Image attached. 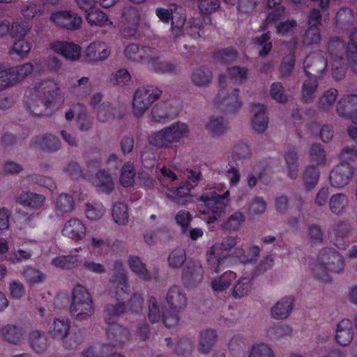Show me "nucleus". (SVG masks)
<instances>
[{
  "label": "nucleus",
  "mask_w": 357,
  "mask_h": 357,
  "mask_svg": "<svg viewBox=\"0 0 357 357\" xmlns=\"http://www.w3.org/2000/svg\"><path fill=\"white\" fill-rule=\"evenodd\" d=\"M64 101L59 83L53 79L36 82L25 92V102L34 114H47V110L58 107Z\"/></svg>",
  "instance_id": "f257e3e1"
},
{
  "label": "nucleus",
  "mask_w": 357,
  "mask_h": 357,
  "mask_svg": "<svg viewBox=\"0 0 357 357\" xmlns=\"http://www.w3.org/2000/svg\"><path fill=\"white\" fill-rule=\"evenodd\" d=\"M247 70L244 68L231 67L227 70V75L220 79V89L215 101L223 109L234 112L241 106L238 98V90L230 86L234 84H241L247 79Z\"/></svg>",
  "instance_id": "f03ea898"
},
{
  "label": "nucleus",
  "mask_w": 357,
  "mask_h": 357,
  "mask_svg": "<svg viewBox=\"0 0 357 357\" xmlns=\"http://www.w3.org/2000/svg\"><path fill=\"white\" fill-rule=\"evenodd\" d=\"M344 268L342 256L332 248L322 249L317 260L311 264L314 275L324 281L329 280V273H340Z\"/></svg>",
  "instance_id": "7ed1b4c3"
},
{
  "label": "nucleus",
  "mask_w": 357,
  "mask_h": 357,
  "mask_svg": "<svg viewBox=\"0 0 357 357\" xmlns=\"http://www.w3.org/2000/svg\"><path fill=\"white\" fill-rule=\"evenodd\" d=\"M190 128L187 123L176 121L158 131L152 132L149 138L151 145L160 149L170 148L174 143L187 137Z\"/></svg>",
  "instance_id": "20e7f679"
},
{
  "label": "nucleus",
  "mask_w": 357,
  "mask_h": 357,
  "mask_svg": "<svg viewBox=\"0 0 357 357\" xmlns=\"http://www.w3.org/2000/svg\"><path fill=\"white\" fill-rule=\"evenodd\" d=\"M225 188V184H220L215 190L209 189L199 198V200L204 203L206 208L202 213L205 214L211 213L207 221L208 223L214 222L225 213L226 207L229 203V191L227 190L222 195L220 194L224 191Z\"/></svg>",
  "instance_id": "39448f33"
},
{
  "label": "nucleus",
  "mask_w": 357,
  "mask_h": 357,
  "mask_svg": "<svg viewBox=\"0 0 357 357\" xmlns=\"http://www.w3.org/2000/svg\"><path fill=\"white\" fill-rule=\"evenodd\" d=\"M236 244V238L232 236L225 238L221 243L213 245L206 252V266L208 270L218 273L222 269L229 266L231 257L228 255Z\"/></svg>",
  "instance_id": "423d86ee"
},
{
  "label": "nucleus",
  "mask_w": 357,
  "mask_h": 357,
  "mask_svg": "<svg viewBox=\"0 0 357 357\" xmlns=\"http://www.w3.org/2000/svg\"><path fill=\"white\" fill-rule=\"evenodd\" d=\"M70 312L79 321L88 320L94 314L92 297L88 290L81 284L76 285L73 290Z\"/></svg>",
  "instance_id": "0eeeda50"
},
{
  "label": "nucleus",
  "mask_w": 357,
  "mask_h": 357,
  "mask_svg": "<svg viewBox=\"0 0 357 357\" xmlns=\"http://www.w3.org/2000/svg\"><path fill=\"white\" fill-rule=\"evenodd\" d=\"M158 89L144 86L139 88L135 93L132 100V109L135 116H142L150 105L161 96Z\"/></svg>",
  "instance_id": "6e6552de"
},
{
  "label": "nucleus",
  "mask_w": 357,
  "mask_h": 357,
  "mask_svg": "<svg viewBox=\"0 0 357 357\" xmlns=\"http://www.w3.org/2000/svg\"><path fill=\"white\" fill-rule=\"evenodd\" d=\"M344 44L338 39L331 40L328 45L332 75L335 79H342L345 75V63L342 58Z\"/></svg>",
  "instance_id": "1a4fd4ad"
},
{
  "label": "nucleus",
  "mask_w": 357,
  "mask_h": 357,
  "mask_svg": "<svg viewBox=\"0 0 357 357\" xmlns=\"http://www.w3.org/2000/svg\"><path fill=\"white\" fill-rule=\"evenodd\" d=\"M195 188V185L184 181L177 187H172L168 185H163L161 188V192L169 199L182 205H185L191 202V190Z\"/></svg>",
  "instance_id": "9d476101"
},
{
  "label": "nucleus",
  "mask_w": 357,
  "mask_h": 357,
  "mask_svg": "<svg viewBox=\"0 0 357 357\" xmlns=\"http://www.w3.org/2000/svg\"><path fill=\"white\" fill-rule=\"evenodd\" d=\"M50 19L56 26L68 30H76L81 27L82 17L70 10H56L51 13Z\"/></svg>",
  "instance_id": "9b49d317"
},
{
  "label": "nucleus",
  "mask_w": 357,
  "mask_h": 357,
  "mask_svg": "<svg viewBox=\"0 0 357 357\" xmlns=\"http://www.w3.org/2000/svg\"><path fill=\"white\" fill-rule=\"evenodd\" d=\"M120 22L121 24H123V33L125 36H134L140 22V15L138 9L131 5L125 6L122 9Z\"/></svg>",
  "instance_id": "f8f14e48"
},
{
  "label": "nucleus",
  "mask_w": 357,
  "mask_h": 357,
  "mask_svg": "<svg viewBox=\"0 0 357 357\" xmlns=\"http://www.w3.org/2000/svg\"><path fill=\"white\" fill-rule=\"evenodd\" d=\"M50 48L54 52L62 56L68 61H78L82 56L81 47L70 41L56 40L50 43Z\"/></svg>",
  "instance_id": "ddd939ff"
},
{
  "label": "nucleus",
  "mask_w": 357,
  "mask_h": 357,
  "mask_svg": "<svg viewBox=\"0 0 357 357\" xmlns=\"http://www.w3.org/2000/svg\"><path fill=\"white\" fill-rule=\"evenodd\" d=\"M87 227L84 222L73 218L66 220L61 229V234L75 242L82 241L86 236Z\"/></svg>",
  "instance_id": "4468645a"
},
{
  "label": "nucleus",
  "mask_w": 357,
  "mask_h": 357,
  "mask_svg": "<svg viewBox=\"0 0 357 357\" xmlns=\"http://www.w3.org/2000/svg\"><path fill=\"white\" fill-rule=\"evenodd\" d=\"M204 278V270L198 260L189 261L184 266L181 279L186 287H195L200 284Z\"/></svg>",
  "instance_id": "2eb2a0df"
},
{
  "label": "nucleus",
  "mask_w": 357,
  "mask_h": 357,
  "mask_svg": "<svg viewBox=\"0 0 357 357\" xmlns=\"http://www.w3.org/2000/svg\"><path fill=\"white\" fill-rule=\"evenodd\" d=\"M328 63V58L325 59L319 52L309 54L304 61V70L307 77L317 78L322 75Z\"/></svg>",
  "instance_id": "dca6fc26"
},
{
  "label": "nucleus",
  "mask_w": 357,
  "mask_h": 357,
  "mask_svg": "<svg viewBox=\"0 0 357 357\" xmlns=\"http://www.w3.org/2000/svg\"><path fill=\"white\" fill-rule=\"evenodd\" d=\"M354 175L353 168L350 165L340 163L330 174V181L335 188H343L347 185Z\"/></svg>",
  "instance_id": "f3484780"
},
{
  "label": "nucleus",
  "mask_w": 357,
  "mask_h": 357,
  "mask_svg": "<svg viewBox=\"0 0 357 357\" xmlns=\"http://www.w3.org/2000/svg\"><path fill=\"white\" fill-rule=\"evenodd\" d=\"M114 270L115 272L112 280V283L116 289L117 296L123 299L130 292L126 271L121 261H116L115 263Z\"/></svg>",
  "instance_id": "a211bd4d"
},
{
  "label": "nucleus",
  "mask_w": 357,
  "mask_h": 357,
  "mask_svg": "<svg viewBox=\"0 0 357 357\" xmlns=\"http://www.w3.org/2000/svg\"><path fill=\"white\" fill-rule=\"evenodd\" d=\"M84 53L89 61L98 62L106 60L111 54V50L106 43L96 41L87 46Z\"/></svg>",
  "instance_id": "6ab92c4d"
},
{
  "label": "nucleus",
  "mask_w": 357,
  "mask_h": 357,
  "mask_svg": "<svg viewBox=\"0 0 357 357\" xmlns=\"http://www.w3.org/2000/svg\"><path fill=\"white\" fill-rule=\"evenodd\" d=\"M354 337L353 324L348 319L340 321L335 328V339L340 346H347L352 341Z\"/></svg>",
  "instance_id": "aec40b11"
},
{
  "label": "nucleus",
  "mask_w": 357,
  "mask_h": 357,
  "mask_svg": "<svg viewBox=\"0 0 357 357\" xmlns=\"http://www.w3.org/2000/svg\"><path fill=\"white\" fill-rule=\"evenodd\" d=\"M293 306L294 300L291 297H282L271 307V317L276 320L286 319L291 314Z\"/></svg>",
  "instance_id": "412c9836"
},
{
  "label": "nucleus",
  "mask_w": 357,
  "mask_h": 357,
  "mask_svg": "<svg viewBox=\"0 0 357 357\" xmlns=\"http://www.w3.org/2000/svg\"><path fill=\"white\" fill-rule=\"evenodd\" d=\"M251 125L252 129L259 133L264 132L268 128V117L265 107L261 104L254 105L252 109Z\"/></svg>",
  "instance_id": "4be33fe9"
},
{
  "label": "nucleus",
  "mask_w": 357,
  "mask_h": 357,
  "mask_svg": "<svg viewBox=\"0 0 357 357\" xmlns=\"http://www.w3.org/2000/svg\"><path fill=\"white\" fill-rule=\"evenodd\" d=\"M86 20L91 26L107 27L108 29L114 27V22L109 15L97 7L86 14Z\"/></svg>",
  "instance_id": "5701e85b"
},
{
  "label": "nucleus",
  "mask_w": 357,
  "mask_h": 357,
  "mask_svg": "<svg viewBox=\"0 0 357 357\" xmlns=\"http://www.w3.org/2000/svg\"><path fill=\"white\" fill-rule=\"evenodd\" d=\"M218 333L215 330L208 328L199 333L197 349L202 354H208L215 344Z\"/></svg>",
  "instance_id": "b1692460"
},
{
  "label": "nucleus",
  "mask_w": 357,
  "mask_h": 357,
  "mask_svg": "<svg viewBox=\"0 0 357 357\" xmlns=\"http://www.w3.org/2000/svg\"><path fill=\"white\" fill-rule=\"evenodd\" d=\"M107 336L114 347H122L129 341L130 335L126 328L118 324L108 327Z\"/></svg>",
  "instance_id": "393cba45"
},
{
  "label": "nucleus",
  "mask_w": 357,
  "mask_h": 357,
  "mask_svg": "<svg viewBox=\"0 0 357 357\" xmlns=\"http://www.w3.org/2000/svg\"><path fill=\"white\" fill-rule=\"evenodd\" d=\"M24 328L17 325L8 324L0 330V336L4 340L14 344H20L24 340Z\"/></svg>",
  "instance_id": "a878e982"
},
{
  "label": "nucleus",
  "mask_w": 357,
  "mask_h": 357,
  "mask_svg": "<svg viewBox=\"0 0 357 357\" xmlns=\"http://www.w3.org/2000/svg\"><path fill=\"white\" fill-rule=\"evenodd\" d=\"M174 13L171 22V36L177 38L184 34L183 26L186 22V15L176 4L174 5Z\"/></svg>",
  "instance_id": "bb28decb"
},
{
  "label": "nucleus",
  "mask_w": 357,
  "mask_h": 357,
  "mask_svg": "<svg viewBox=\"0 0 357 357\" xmlns=\"http://www.w3.org/2000/svg\"><path fill=\"white\" fill-rule=\"evenodd\" d=\"M82 258L77 255H59L51 260L50 264L56 267L63 270H70L77 268L81 265Z\"/></svg>",
  "instance_id": "cd10ccee"
},
{
  "label": "nucleus",
  "mask_w": 357,
  "mask_h": 357,
  "mask_svg": "<svg viewBox=\"0 0 357 357\" xmlns=\"http://www.w3.org/2000/svg\"><path fill=\"white\" fill-rule=\"evenodd\" d=\"M212 72L206 67L195 68L190 75L193 85L199 88H205L210 85L213 80Z\"/></svg>",
  "instance_id": "c85d7f7f"
},
{
  "label": "nucleus",
  "mask_w": 357,
  "mask_h": 357,
  "mask_svg": "<svg viewBox=\"0 0 357 357\" xmlns=\"http://www.w3.org/2000/svg\"><path fill=\"white\" fill-rule=\"evenodd\" d=\"M70 328L68 319H55L49 326V333L54 339L63 340L67 337Z\"/></svg>",
  "instance_id": "c756f323"
},
{
  "label": "nucleus",
  "mask_w": 357,
  "mask_h": 357,
  "mask_svg": "<svg viewBox=\"0 0 357 357\" xmlns=\"http://www.w3.org/2000/svg\"><path fill=\"white\" fill-rule=\"evenodd\" d=\"M337 112L340 116H349L357 114V96L350 95L344 96L338 102Z\"/></svg>",
  "instance_id": "7c9ffc66"
},
{
  "label": "nucleus",
  "mask_w": 357,
  "mask_h": 357,
  "mask_svg": "<svg viewBox=\"0 0 357 357\" xmlns=\"http://www.w3.org/2000/svg\"><path fill=\"white\" fill-rule=\"evenodd\" d=\"M166 299L169 307L175 310L183 308L187 303L185 294L177 286H174L169 289Z\"/></svg>",
  "instance_id": "2f4dec72"
},
{
  "label": "nucleus",
  "mask_w": 357,
  "mask_h": 357,
  "mask_svg": "<svg viewBox=\"0 0 357 357\" xmlns=\"http://www.w3.org/2000/svg\"><path fill=\"white\" fill-rule=\"evenodd\" d=\"M237 278L236 273L229 271L223 273L219 276L211 279V287L215 292H222L230 287L231 282Z\"/></svg>",
  "instance_id": "473e14b6"
},
{
  "label": "nucleus",
  "mask_w": 357,
  "mask_h": 357,
  "mask_svg": "<svg viewBox=\"0 0 357 357\" xmlns=\"http://www.w3.org/2000/svg\"><path fill=\"white\" fill-rule=\"evenodd\" d=\"M20 11L25 20H31L44 13L45 6L33 0H29L21 3Z\"/></svg>",
  "instance_id": "72a5a7b5"
},
{
  "label": "nucleus",
  "mask_w": 357,
  "mask_h": 357,
  "mask_svg": "<svg viewBox=\"0 0 357 357\" xmlns=\"http://www.w3.org/2000/svg\"><path fill=\"white\" fill-rule=\"evenodd\" d=\"M91 183L101 192L109 193L114 188V182L112 177L105 171H99L91 178Z\"/></svg>",
  "instance_id": "f704fd0d"
},
{
  "label": "nucleus",
  "mask_w": 357,
  "mask_h": 357,
  "mask_svg": "<svg viewBox=\"0 0 357 357\" xmlns=\"http://www.w3.org/2000/svg\"><path fill=\"white\" fill-rule=\"evenodd\" d=\"M206 128L213 137L224 135L228 130V122L222 116H213L210 117L206 125Z\"/></svg>",
  "instance_id": "c9c22d12"
},
{
  "label": "nucleus",
  "mask_w": 357,
  "mask_h": 357,
  "mask_svg": "<svg viewBox=\"0 0 357 357\" xmlns=\"http://www.w3.org/2000/svg\"><path fill=\"white\" fill-rule=\"evenodd\" d=\"M126 311L123 303H117L115 305H107L104 311V319L109 327L118 325L117 321L119 316L123 314Z\"/></svg>",
  "instance_id": "e433bc0d"
},
{
  "label": "nucleus",
  "mask_w": 357,
  "mask_h": 357,
  "mask_svg": "<svg viewBox=\"0 0 357 357\" xmlns=\"http://www.w3.org/2000/svg\"><path fill=\"white\" fill-rule=\"evenodd\" d=\"M45 198L43 195L35 194L30 192H24L21 193L18 198V202L26 206L33 209H40L44 205Z\"/></svg>",
  "instance_id": "4c0bfd02"
},
{
  "label": "nucleus",
  "mask_w": 357,
  "mask_h": 357,
  "mask_svg": "<svg viewBox=\"0 0 357 357\" xmlns=\"http://www.w3.org/2000/svg\"><path fill=\"white\" fill-rule=\"evenodd\" d=\"M247 357H275V355L271 344L264 342H257L248 349Z\"/></svg>",
  "instance_id": "58836bf2"
},
{
  "label": "nucleus",
  "mask_w": 357,
  "mask_h": 357,
  "mask_svg": "<svg viewBox=\"0 0 357 357\" xmlns=\"http://www.w3.org/2000/svg\"><path fill=\"white\" fill-rule=\"evenodd\" d=\"M174 115L170 105L166 102L157 104L151 111L152 120L159 123H166L172 119Z\"/></svg>",
  "instance_id": "ea45409f"
},
{
  "label": "nucleus",
  "mask_w": 357,
  "mask_h": 357,
  "mask_svg": "<svg viewBox=\"0 0 357 357\" xmlns=\"http://www.w3.org/2000/svg\"><path fill=\"white\" fill-rule=\"evenodd\" d=\"M147 68L156 73L164 74L174 71L176 66L169 61L162 60L159 52L156 51L155 57L149 61Z\"/></svg>",
  "instance_id": "a19ab883"
},
{
  "label": "nucleus",
  "mask_w": 357,
  "mask_h": 357,
  "mask_svg": "<svg viewBox=\"0 0 357 357\" xmlns=\"http://www.w3.org/2000/svg\"><path fill=\"white\" fill-rule=\"evenodd\" d=\"M128 264L130 270L139 278L144 280H150L152 278L151 273L146 268V265L141 259L135 255L128 257Z\"/></svg>",
  "instance_id": "79ce46f5"
},
{
  "label": "nucleus",
  "mask_w": 357,
  "mask_h": 357,
  "mask_svg": "<svg viewBox=\"0 0 357 357\" xmlns=\"http://www.w3.org/2000/svg\"><path fill=\"white\" fill-rule=\"evenodd\" d=\"M29 341L32 349L38 354L43 353L47 348V340L45 335L39 331H33L29 335Z\"/></svg>",
  "instance_id": "37998d69"
},
{
  "label": "nucleus",
  "mask_w": 357,
  "mask_h": 357,
  "mask_svg": "<svg viewBox=\"0 0 357 357\" xmlns=\"http://www.w3.org/2000/svg\"><path fill=\"white\" fill-rule=\"evenodd\" d=\"M350 234V228L347 225L342 224L335 229L334 244L340 250H345L349 246L348 237Z\"/></svg>",
  "instance_id": "c03bdc74"
},
{
  "label": "nucleus",
  "mask_w": 357,
  "mask_h": 357,
  "mask_svg": "<svg viewBox=\"0 0 357 357\" xmlns=\"http://www.w3.org/2000/svg\"><path fill=\"white\" fill-rule=\"evenodd\" d=\"M266 335L273 341L278 340L291 337L292 335V329L289 325L278 324L270 327L266 331Z\"/></svg>",
  "instance_id": "a18cd8bd"
},
{
  "label": "nucleus",
  "mask_w": 357,
  "mask_h": 357,
  "mask_svg": "<svg viewBox=\"0 0 357 357\" xmlns=\"http://www.w3.org/2000/svg\"><path fill=\"white\" fill-rule=\"evenodd\" d=\"M348 204V198L342 193L333 195L329 201L330 210L335 214H340L343 213L347 208Z\"/></svg>",
  "instance_id": "49530a36"
},
{
  "label": "nucleus",
  "mask_w": 357,
  "mask_h": 357,
  "mask_svg": "<svg viewBox=\"0 0 357 357\" xmlns=\"http://www.w3.org/2000/svg\"><path fill=\"white\" fill-rule=\"evenodd\" d=\"M252 288L251 280L248 277L240 278L232 289V296L241 298L247 296Z\"/></svg>",
  "instance_id": "de8ad7c7"
},
{
  "label": "nucleus",
  "mask_w": 357,
  "mask_h": 357,
  "mask_svg": "<svg viewBox=\"0 0 357 357\" xmlns=\"http://www.w3.org/2000/svg\"><path fill=\"white\" fill-rule=\"evenodd\" d=\"M259 254V248L257 246H252L248 250L238 248L234 251L235 257L242 263H248L255 261Z\"/></svg>",
  "instance_id": "09e8293b"
},
{
  "label": "nucleus",
  "mask_w": 357,
  "mask_h": 357,
  "mask_svg": "<svg viewBox=\"0 0 357 357\" xmlns=\"http://www.w3.org/2000/svg\"><path fill=\"white\" fill-rule=\"evenodd\" d=\"M56 209L61 214L72 212L75 209L73 198L67 194H61L56 201Z\"/></svg>",
  "instance_id": "8fccbe9b"
},
{
  "label": "nucleus",
  "mask_w": 357,
  "mask_h": 357,
  "mask_svg": "<svg viewBox=\"0 0 357 357\" xmlns=\"http://www.w3.org/2000/svg\"><path fill=\"white\" fill-rule=\"evenodd\" d=\"M112 218L118 225H126L128 222L127 206L123 202H116L113 206Z\"/></svg>",
  "instance_id": "3c124183"
},
{
  "label": "nucleus",
  "mask_w": 357,
  "mask_h": 357,
  "mask_svg": "<svg viewBox=\"0 0 357 357\" xmlns=\"http://www.w3.org/2000/svg\"><path fill=\"white\" fill-rule=\"evenodd\" d=\"M135 178V170L133 164L126 163L121 168L120 183L124 187L133 185Z\"/></svg>",
  "instance_id": "603ef678"
},
{
  "label": "nucleus",
  "mask_w": 357,
  "mask_h": 357,
  "mask_svg": "<svg viewBox=\"0 0 357 357\" xmlns=\"http://www.w3.org/2000/svg\"><path fill=\"white\" fill-rule=\"evenodd\" d=\"M91 84L89 82V78L87 77H81L71 85L72 91L82 97L88 96L91 93Z\"/></svg>",
  "instance_id": "864d4df0"
},
{
  "label": "nucleus",
  "mask_w": 357,
  "mask_h": 357,
  "mask_svg": "<svg viewBox=\"0 0 357 357\" xmlns=\"http://www.w3.org/2000/svg\"><path fill=\"white\" fill-rule=\"evenodd\" d=\"M13 78L15 84L23 81L33 71V66L31 63H26L22 65L11 67Z\"/></svg>",
  "instance_id": "5fc2aeb1"
},
{
  "label": "nucleus",
  "mask_w": 357,
  "mask_h": 357,
  "mask_svg": "<svg viewBox=\"0 0 357 357\" xmlns=\"http://www.w3.org/2000/svg\"><path fill=\"white\" fill-rule=\"evenodd\" d=\"M23 275L26 282L30 284L42 283L46 279V274L45 273L33 267H28L23 272Z\"/></svg>",
  "instance_id": "6e6d98bb"
},
{
  "label": "nucleus",
  "mask_w": 357,
  "mask_h": 357,
  "mask_svg": "<svg viewBox=\"0 0 357 357\" xmlns=\"http://www.w3.org/2000/svg\"><path fill=\"white\" fill-rule=\"evenodd\" d=\"M149 319L152 323L158 322L165 314L164 307L161 303L155 298H151L149 301Z\"/></svg>",
  "instance_id": "4d7b16f0"
},
{
  "label": "nucleus",
  "mask_w": 357,
  "mask_h": 357,
  "mask_svg": "<svg viewBox=\"0 0 357 357\" xmlns=\"http://www.w3.org/2000/svg\"><path fill=\"white\" fill-rule=\"evenodd\" d=\"M36 146L43 149L54 151L59 149V141L52 135L37 137L35 142Z\"/></svg>",
  "instance_id": "13d9d810"
},
{
  "label": "nucleus",
  "mask_w": 357,
  "mask_h": 357,
  "mask_svg": "<svg viewBox=\"0 0 357 357\" xmlns=\"http://www.w3.org/2000/svg\"><path fill=\"white\" fill-rule=\"evenodd\" d=\"M270 38V33H266L253 40L255 45L259 49L261 48L259 52L261 56H266L272 49V43L269 41Z\"/></svg>",
  "instance_id": "bf43d9fd"
},
{
  "label": "nucleus",
  "mask_w": 357,
  "mask_h": 357,
  "mask_svg": "<svg viewBox=\"0 0 357 357\" xmlns=\"http://www.w3.org/2000/svg\"><path fill=\"white\" fill-rule=\"evenodd\" d=\"M245 217L242 212L236 211L231 214L224 225V228L229 231H237L243 225Z\"/></svg>",
  "instance_id": "052dcab7"
},
{
  "label": "nucleus",
  "mask_w": 357,
  "mask_h": 357,
  "mask_svg": "<svg viewBox=\"0 0 357 357\" xmlns=\"http://www.w3.org/2000/svg\"><path fill=\"white\" fill-rule=\"evenodd\" d=\"M319 178V170L313 166H309L305 170L303 178L307 189L313 188L318 183Z\"/></svg>",
  "instance_id": "680f3d73"
},
{
  "label": "nucleus",
  "mask_w": 357,
  "mask_h": 357,
  "mask_svg": "<svg viewBox=\"0 0 357 357\" xmlns=\"http://www.w3.org/2000/svg\"><path fill=\"white\" fill-rule=\"evenodd\" d=\"M105 214V208L101 204H87L85 208L86 218L91 221L100 219Z\"/></svg>",
  "instance_id": "e2e57ef3"
},
{
  "label": "nucleus",
  "mask_w": 357,
  "mask_h": 357,
  "mask_svg": "<svg viewBox=\"0 0 357 357\" xmlns=\"http://www.w3.org/2000/svg\"><path fill=\"white\" fill-rule=\"evenodd\" d=\"M317 88V80L316 78L308 77L303 85L302 96L305 102H311L314 98V93Z\"/></svg>",
  "instance_id": "0e129e2a"
},
{
  "label": "nucleus",
  "mask_w": 357,
  "mask_h": 357,
  "mask_svg": "<svg viewBox=\"0 0 357 357\" xmlns=\"http://www.w3.org/2000/svg\"><path fill=\"white\" fill-rule=\"evenodd\" d=\"M266 209V203L262 197H257L250 203L248 213L250 216L261 215Z\"/></svg>",
  "instance_id": "69168bd1"
},
{
  "label": "nucleus",
  "mask_w": 357,
  "mask_h": 357,
  "mask_svg": "<svg viewBox=\"0 0 357 357\" xmlns=\"http://www.w3.org/2000/svg\"><path fill=\"white\" fill-rule=\"evenodd\" d=\"M185 252L182 249H176L173 250L169 255L167 261L171 268H180L185 261Z\"/></svg>",
  "instance_id": "338daca9"
},
{
  "label": "nucleus",
  "mask_w": 357,
  "mask_h": 357,
  "mask_svg": "<svg viewBox=\"0 0 357 357\" xmlns=\"http://www.w3.org/2000/svg\"><path fill=\"white\" fill-rule=\"evenodd\" d=\"M115 109L109 102H103L98 107L97 117L100 121H107L114 116Z\"/></svg>",
  "instance_id": "774afa93"
}]
</instances>
